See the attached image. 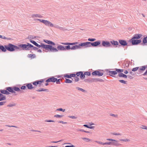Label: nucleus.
<instances>
[{"label":"nucleus","instance_id":"obj_1","mask_svg":"<svg viewBox=\"0 0 147 147\" xmlns=\"http://www.w3.org/2000/svg\"><path fill=\"white\" fill-rule=\"evenodd\" d=\"M36 46L39 48L41 47L45 49V50H44V51L46 52L49 51L55 52L58 51V50L56 48L53 47L52 46L49 45H45L42 43H41L40 45H39L37 44Z\"/></svg>","mask_w":147,"mask_h":147},{"label":"nucleus","instance_id":"obj_2","mask_svg":"<svg viewBox=\"0 0 147 147\" xmlns=\"http://www.w3.org/2000/svg\"><path fill=\"white\" fill-rule=\"evenodd\" d=\"M36 20L39 21L40 22L43 23L46 26H48L51 27H55V28H57L61 30L63 29L62 28L58 26H55L52 23L49 21L47 20L40 19H37Z\"/></svg>","mask_w":147,"mask_h":147},{"label":"nucleus","instance_id":"obj_3","mask_svg":"<svg viewBox=\"0 0 147 147\" xmlns=\"http://www.w3.org/2000/svg\"><path fill=\"white\" fill-rule=\"evenodd\" d=\"M5 47L8 51H13L16 49H19V47L11 44H9L7 45H5Z\"/></svg>","mask_w":147,"mask_h":147},{"label":"nucleus","instance_id":"obj_4","mask_svg":"<svg viewBox=\"0 0 147 147\" xmlns=\"http://www.w3.org/2000/svg\"><path fill=\"white\" fill-rule=\"evenodd\" d=\"M123 71V69H116L115 71H109V75L113 77H115L114 75L117 74V73H120Z\"/></svg>","mask_w":147,"mask_h":147},{"label":"nucleus","instance_id":"obj_5","mask_svg":"<svg viewBox=\"0 0 147 147\" xmlns=\"http://www.w3.org/2000/svg\"><path fill=\"white\" fill-rule=\"evenodd\" d=\"M61 79H59L58 80L57 79L55 78L54 77H53L49 78L48 79L46 80V82H56V83L57 84H60V81H61Z\"/></svg>","mask_w":147,"mask_h":147},{"label":"nucleus","instance_id":"obj_6","mask_svg":"<svg viewBox=\"0 0 147 147\" xmlns=\"http://www.w3.org/2000/svg\"><path fill=\"white\" fill-rule=\"evenodd\" d=\"M19 46L20 47L22 48L23 50H28L30 48L33 47V46L30 44L28 43L27 44H21L19 45Z\"/></svg>","mask_w":147,"mask_h":147},{"label":"nucleus","instance_id":"obj_7","mask_svg":"<svg viewBox=\"0 0 147 147\" xmlns=\"http://www.w3.org/2000/svg\"><path fill=\"white\" fill-rule=\"evenodd\" d=\"M92 74L93 76H100L103 75V73L102 71H96L92 72Z\"/></svg>","mask_w":147,"mask_h":147},{"label":"nucleus","instance_id":"obj_8","mask_svg":"<svg viewBox=\"0 0 147 147\" xmlns=\"http://www.w3.org/2000/svg\"><path fill=\"white\" fill-rule=\"evenodd\" d=\"M90 42H84L81 43L79 44V47H90L91 45H90Z\"/></svg>","mask_w":147,"mask_h":147},{"label":"nucleus","instance_id":"obj_9","mask_svg":"<svg viewBox=\"0 0 147 147\" xmlns=\"http://www.w3.org/2000/svg\"><path fill=\"white\" fill-rule=\"evenodd\" d=\"M131 42L133 45H136L141 42V40H138L132 38L131 39Z\"/></svg>","mask_w":147,"mask_h":147},{"label":"nucleus","instance_id":"obj_10","mask_svg":"<svg viewBox=\"0 0 147 147\" xmlns=\"http://www.w3.org/2000/svg\"><path fill=\"white\" fill-rule=\"evenodd\" d=\"M102 45L104 47H108L111 46V44L110 43L107 41H103L102 43Z\"/></svg>","mask_w":147,"mask_h":147},{"label":"nucleus","instance_id":"obj_11","mask_svg":"<svg viewBox=\"0 0 147 147\" xmlns=\"http://www.w3.org/2000/svg\"><path fill=\"white\" fill-rule=\"evenodd\" d=\"M107 140L111 141H114L115 142L113 143V144L115 146H118L120 145L121 144L118 143L117 141L111 138H108Z\"/></svg>","mask_w":147,"mask_h":147},{"label":"nucleus","instance_id":"obj_12","mask_svg":"<svg viewBox=\"0 0 147 147\" xmlns=\"http://www.w3.org/2000/svg\"><path fill=\"white\" fill-rule=\"evenodd\" d=\"M90 45L92 46L96 47L100 44V41H98L94 42H90Z\"/></svg>","mask_w":147,"mask_h":147},{"label":"nucleus","instance_id":"obj_13","mask_svg":"<svg viewBox=\"0 0 147 147\" xmlns=\"http://www.w3.org/2000/svg\"><path fill=\"white\" fill-rule=\"evenodd\" d=\"M119 43L122 45L125 46L127 45V43L126 41L122 40H119Z\"/></svg>","mask_w":147,"mask_h":147},{"label":"nucleus","instance_id":"obj_14","mask_svg":"<svg viewBox=\"0 0 147 147\" xmlns=\"http://www.w3.org/2000/svg\"><path fill=\"white\" fill-rule=\"evenodd\" d=\"M57 50H58L60 51H65V47L61 45H59L57 47V49H56Z\"/></svg>","mask_w":147,"mask_h":147},{"label":"nucleus","instance_id":"obj_15","mask_svg":"<svg viewBox=\"0 0 147 147\" xmlns=\"http://www.w3.org/2000/svg\"><path fill=\"white\" fill-rule=\"evenodd\" d=\"M61 43L62 45H74L78 44V42H75L73 43Z\"/></svg>","mask_w":147,"mask_h":147},{"label":"nucleus","instance_id":"obj_16","mask_svg":"<svg viewBox=\"0 0 147 147\" xmlns=\"http://www.w3.org/2000/svg\"><path fill=\"white\" fill-rule=\"evenodd\" d=\"M26 86L29 89H32L34 88L32 84L30 83L27 84H26Z\"/></svg>","mask_w":147,"mask_h":147},{"label":"nucleus","instance_id":"obj_17","mask_svg":"<svg viewBox=\"0 0 147 147\" xmlns=\"http://www.w3.org/2000/svg\"><path fill=\"white\" fill-rule=\"evenodd\" d=\"M44 41L46 43L49 44L51 45H55V44L54 43L52 42V41L47 40H44Z\"/></svg>","mask_w":147,"mask_h":147},{"label":"nucleus","instance_id":"obj_18","mask_svg":"<svg viewBox=\"0 0 147 147\" xmlns=\"http://www.w3.org/2000/svg\"><path fill=\"white\" fill-rule=\"evenodd\" d=\"M81 48V47H80L79 46V45H76L72 47H71V50H75L78 49H80Z\"/></svg>","mask_w":147,"mask_h":147},{"label":"nucleus","instance_id":"obj_19","mask_svg":"<svg viewBox=\"0 0 147 147\" xmlns=\"http://www.w3.org/2000/svg\"><path fill=\"white\" fill-rule=\"evenodd\" d=\"M142 36V35L141 34H136L133 37L135 39H139L141 38Z\"/></svg>","mask_w":147,"mask_h":147},{"label":"nucleus","instance_id":"obj_20","mask_svg":"<svg viewBox=\"0 0 147 147\" xmlns=\"http://www.w3.org/2000/svg\"><path fill=\"white\" fill-rule=\"evenodd\" d=\"M32 17L33 18H34L35 17L42 18V16H41V15L38 14H32Z\"/></svg>","mask_w":147,"mask_h":147},{"label":"nucleus","instance_id":"obj_21","mask_svg":"<svg viewBox=\"0 0 147 147\" xmlns=\"http://www.w3.org/2000/svg\"><path fill=\"white\" fill-rule=\"evenodd\" d=\"M6 90H8L10 92H12V93H14L15 92V91H13V88L10 87H8L7 88Z\"/></svg>","mask_w":147,"mask_h":147},{"label":"nucleus","instance_id":"obj_22","mask_svg":"<svg viewBox=\"0 0 147 147\" xmlns=\"http://www.w3.org/2000/svg\"><path fill=\"white\" fill-rule=\"evenodd\" d=\"M110 43L113 46H115L119 45V42L113 40L111 41Z\"/></svg>","mask_w":147,"mask_h":147},{"label":"nucleus","instance_id":"obj_23","mask_svg":"<svg viewBox=\"0 0 147 147\" xmlns=\"http://www.w3.org/2000/svg\"><path fill=\"white\" fill-rule=\"evenodd\" d=\"M118 76L120 77H123L125 78H127V76L122 73H119Z\"/></svg>","mask_w":147,"mask_h":147},{"label":"nucleus","instance_id":"obj_24","mask_svg":"<svg viewBox=\"0 0 147 147\" xmlns=\"http://www.w3.org/2000/svg\"><path fill=\"white\" fill-rule=\"evenodd\" d=\"M28 58L34 59L36 57V55L34 54H29L28 55Z\"/></svg>","mask_w":147,"mask_h":147},{"label":"nucleus","instance_id":"obj_25","mask_svg":"<svg viewBox=\"0 0 147 147\" xmlns=\"http://www.w3.org/2000/svg\"><path fill=\"white\" fill-rule=\"evenodd\" d=\"M0 49L3 52H5L7 50L5 47H4L3 46L1 45H0Z\"/></svg>","mask_w":147,"mask_h":147},{"label":"nucleus","instance_id":"obj_26","mask_svg":"<svg viewBox=\"0 0 147 147\" xmlns=\"http://www.w3.org/2000/svg\"><path fill=\"white\" fill-rule=\"evenodd\" d=\"M0 92L2 93L6 94H8L9 93V92L6 90H1Z\"/></svg>","mask_w":147,"mask_h":147},{"label":"nucleus","instance_id":"obj_27","mask_svg":"<svg viewBox=\"0 0 147 147\" xmlns=\"http://www.w3.org/2000/svg\"><path fill=\"white\" fill-rule=\"evenodd\" d=\"M47 89L44 88H40L36 90L37 92L47 91Z\"/></svg>","mask_w":147,"mask_h":147},{"label":"nucleus","instance_id":"obj_28","mask_svg":"<svg viewBox=\"0 0 147 147\" xmlns=\"http://www.w3.org/2000/svg\"><path fill=\"white\" fill-rule=\"evenodd\" d=\"M147 67L145 66H144L140 67L139 70L142 71H144L147 68Z\"/></svg>","mask_w":147,"mask_h":147},{"label":"nucleus","instance_id":"obj_29","mask_svg":"<svg viewBox=\"0 0 147 147\" xmlns=\"http://www.w3.org/2000/svg\"><path fill=\"white\" fill-rule=\"evenodd\" d=\"M5 96L1 94V96H0V101L4 100H5Z\"/></svg>","mask_w":147,"mask_h":147},{"label":"nucleus","instance_id":"obj_30","mask_svg":"<svg viewBox=\"0 0 147 147\" xmlns=\"http://www.w3.org/2000/svg\"><path fill=\"white\" fill-rule=\"evenodd\" d=\"M142 42L144 44L147 43V36L143 38L142 40Z\"/></svg>","mask_w":147,"mask_h":147},{"label":"nucleus","instance_id":"obj_31","mask_svg":"<svg viewBox=\"0 0 147 147\" xmlns=\"http://www.w3.org/2000/svg\"><path fill=\"white\" fill-rule=\"evenodd\" d=\"M65 82L67 83H71L72 82V81L69 79H65Z\"/></svg>","mask_w":147,"mask_h":147},{"label":"nucleus","instance_id":"obj_32","mask_svg":"<svg viewBox=\"0 0 147 147\" xmlns=\"http://www.w3.org/2000/svg\"><path fill=\"white\" fill-rule=\"evenodd\" d=\"M120 141H121L125 142H129L130 141V140L127 139H121L119 140Z\"/></svg>","mask_w":147,"mask_h":147},{"label":"nucleus","instance_id":"obj_33","mask_svg":"<svg viewBox=\"0 0 147 147\" xmlns=\"http://www.w3.org/2000/svg\"><path fill=\"white\" fill-rule=\"evenodd\" d=\"M82 138L83 140L87 142H89L91 141V140L88 138Z\"/></svg>","mask_w":147,"mask_h":147},{"label":"nucleus","instance_id":"obj_34","mask_svg":"<svg viewBox=\"0 0 147 147\" xmlns=\"http://www.w3.org/2000/svg\"><path fill=\"white\" fill-rule=\"evenodd\" d=\"M13 91H16L19 92V91H20V89L18 87H13Z\"/></svg>","mask_w":147,"mask_h":147},{"label":"nucleus","instance_id":"obj_35","mask_svg":"<svg viewBox=\"0 0 147 147\" xmlns=\"http://www.w3.org/2000/svg\"><path fill=\"white\" fill-rule=\"evenodd\" d=\"M80 77L81 79H84L85 78V75H84V73L83 74V72H82V73L80 76Z\"/></svg>","mask_w":147,"mask_h":147},{"label":"nucleus","instance_id":"obj_36","mask_svg":"<svg viewBox=\"0 0 147 147\" xmlns=\"http://www.w3.org/2000/svg\"><path fill=\"white\" fill-rule=\"evenodd\" d=\"M112 134L115 136H120L121 134L119 133H112Z\"/></svg>","mask_w":147,"mask_h":147},{"label":"nucleus","instance_id":"obj_37","mask_svg":"<svg viewBox=\"0 0 147 147\" xmlns=\"http://www.w3.org/2000/svg\"><path fill=\"white\" fill-rule=\"evenodd\" d=\"M63 116L62 115H54V117L57 118H61Z\"/></svg>","mask_w":147,"mask_h":147},{"label":"nucleus","instance_id":"obj_38","mask_svg":"<svg viewBox=\"0 0 147 147\" xmlns=\"http://www.w3.org/2000/svg\"><path fill=\"white\" fill-rule=\"evenodd\" d=\"M139 69V67H135L133 68L132 70V71H135L137 70L138 69Z\"/></svg>","mask_w":147,"mask_h":147},{"label":"nucleus","instance_id":"obj_39","mask_svg":"<svg viewBox=\"0 0 147 147\" xmlns=\"http://www.w3.org/2000/svg\"><path fill=\"white\" fill-rule=\"evenodd\" d=\"M95 142L98 144H102V145H104V143L102 142H101L99 141H96Z\"/></svg>","mask_w":147,"mask_h":147},{"label":"nucleus","instance_id":"obj_40","mask_svg":"<svg viewBox=\"0 0 147 147\" xmlns=\"http://www.w3.org/2000/svg\"><path fill=\"white\" fill-rule=\"evenodd\" d=\"M44 81V79H42L40 80H38V84L39 85H40Z\"/></svg>","mask_w":147,"mask_h":147},{"label":"nucleus","instance_id":"obj_41","mask_svg":"<svg viewBox=\"0 0 147 147\" xmlns=\"http://www.w3.org/2000/svg\"><path fill=\"white\" fill-rule=\"evenodd\" d=\"M84 75L88 76H90L91 75L90 73L89 72H86L84 73Z\"/></svg>","mask_w":147,"mask_h":147},{"label":"nucleus","instance_id":"obj_42","mask_svg":"<svg viewBox=\"0 0 147 147\" xmlns=\"http://www.w3.org/2000/svg\"><path fill=\"white\" fill-rule=\"evenodd\" d=\"M140 127L142 129L147 130V126H146L142 125Z\"/></svg>","mask_w":147,"mask_h":147},{"label":"nucleus","instance_id":"obj_43","mask_svg":"<svg viewBox=\"0 0 147 147\" xmlns=\"http://www.w3.org/2000/svg\"><path fill=\"white\" fill-rule=\"evenodd\" d=\"M65 50L66 49L68 50L69 49H71V48L70 47L69 45L67 46H65Z\"/></svg>","mask_w":147,"mask_h":147},{"label":"nucleus","instance_id":"obj_44","mask_svg":"<svg viewBox=\"0 0 147 147\" xmlns=\"http://www.w3.org/2000/svg\"><path fill=\"white\" fill-rule=\"evenodd\" d=\"M57 111H62L63 112H64L65 111V109H63L62 108H59V109H57Z\"/></svg>","mask_w":147,"mask_h":147},{"label":"nucleus","instance_id":"obj_45","mask_svg":"<svg viewBox=\"0 0 147 147\" xmlns=\"http://www.w3.org/2000/svg\"><path fill=\"white\" fill-rule=\"evenodd\" d=\"M30 42L33 43L34 45L36 46L37 44L36 42L33 40H31L30 41Z\"/></svg>","mask_w":147,"mask_h":147},{"label":"nucleus","instance_id":"obj_46","mask_svg":"<svg viewBox=\"0 0 147 147\" xmlns=\"http://www.w3.org/2000/svg\"><path fill=\"white\" fill-rule=\"evenodd\" d=\"M110 115L113 117H117L118 115H115L111 113L110 114Z\"/></svg>","mask_w":147,"mask_h":147},{"label":"nucleus","instance_id":"obj_47","mask_svg":"<svg viewBox=\"0 0 147 147\" xmlns=\"http://www.w3.org/2000/svg\"><path fill=\"white\" fill-rule=\"evenodd\" d=\"M88 40L90 41H94L96 40L95 38H88Z\"/></svg>","mask_w":147,"mask_h":147},{"label":"nucleus","instance_id":"obj_48","mask_svg":"<svg viewBox=\"0 0 147 147\" xmlns=\"http://www.w3.org/2000/svg\"><path fill=\"white\" fill-rule=\"evenodd\" d=\"M119 81L121 83H123L124 84H125L126 83V81L123 80H119Z\"/></svg>","mask_w":147,"mask_h":147},{"label":"nucleus","instance_id":"obj_49","mask_svg":"<svg viewBox=\"0 0 147 147\" xmlns=\"http://www.w3.org/2000/svg\"><path fill=\"white\" fill-rule=\"evenodd\" d=\"M82 71H79L76 74V75L77 76H79L80 75V76L81 74L82 73Z\"/></svg>","mask_w":147,"mask_h":147},{"label":"nucleus","instance_id":"obj_50","mask_svg":"<svg viewBox=\"0 0 147 147\" xmlns=\"http://www.w3.org/2000/svg\"><path fill=\"white\" fill-rule=\"evenodd\" d=\"M75 81L76 82H78L79 80V78L77 77H76L75 78Z\"/></svg>","mask_w":147,"mask_h":147},{"label":"nucleus","instance_id":"obj_51","mask_svg":"<svg viewBox=\"0 0 147 147\" xmlns=\"http://www.w3.org/2000/svg\"><path fill=\"white\" fill-rule=\"evenodd\" d=\"M64 76L66 78H71V77L70 76V75H69L68 74H66Z\"/></svg>","mask_w":147,"mask_h":147},{"label":"nucleus","instance_id":"obj_52","mask_svg":"<svg viewBox=\"0 0 147 147\" xmlns=\"http://www.w3.org/2000/svg\"><path fill=\"white\" fill-rule=\"evenodd\" d=\"M111 144V143L110 142H106L104 143V145H106V144L109 145Z\"/></svg>","mask_w":147,"mask_h":147},{"label":"nucleus","instance_id":"obj_53","mask_svg":"<svg viewBox=\"0 0 147 147\" xmlns=\"http://www.w3.org/2000/svg\"><path fill=\"white\" fill-rule=\"evenodd\" d=\"M27 87L25 86H22L21 87V89L22 90H25Z\"/></svg>","mask_w":147,"mask_h":147},{"label":"nucleus","instance_id":"obj_54","mask_svg":"<svg viewBox=\"0 0 147 147\" xmlns=\"http://www.w3.org/2000/svg\"><path fill=\"white\" fill-rule=\"evenodd\" d=\"M76 74H70V76L71 77H71H75L76 76Z\"/></svg>","mask_w":147,"mask_h":147},{"label":"nucleus","instance_id":"obj_55","mask_svg":"<svg viewBox=\"0 0 147 147\" xmlns=\"http://www.w3.org/2000/svg\"><path fill=\"white\" fill-rule=\"evenodd\" d=\"M69 118H71L72 119H76V117L74 116H69Z\"/></svg>","mask_w":147,"mask_h":147},{"label":"nucleus","instance_id":"obj_56","mask_svg":"<svg viewBox=\"0 0 147 147\" xmlns=\"http://www.w3.org/2000/svg\"><path fill=\"white\" fill-rule=\"evenodd\" d=\"M78 88L79 90H80L82 92H84L85 91V90L82 88Z\"/></svg>","mask_w":147,"mask_h":147},{"label":"nucleus","instance_id":"obj_57","mask_svg":"<svg viewBox=\"0 0 147 147\" xmlns=\"http://www.w3.org/2000/svg\"><path fill=\"white\" fill-rule=\"evenodd\" d=\"M32 84L34 86H37V82L36 81L33 82Z\"/></svg>","mask_w":147,"mask_h":147},{"label":"nucleus","instance_id":"obj_58","mask_svg":"<svg viewBox=\"0 0 147 147\" xmlns=\"http://www.w3.org/2000/svg\"><path fill=\"white\" fill-rule=\"evenodd\" d=\"M78 131H81L84 132H86V133H89V131H85L84 130L82 129H79L78 130Z\"/></svg>","mask_w":147,"mask_h":147},{"label":"nucleus","instance_id":"obj_59","mask_svg":"<svg viewBox=\"0 0 147 147\" xmlns=\"http://www.w3.org/2000/svg\"><path fill=\"white\" fill-rule=\"evenodd\" d=\"M45 121L46 122H54V121L52 120H46Z\"/></svg>","mask_w":147,"mask_h":147},{"label":"nucleus","instance_id":"obj_60","mask_svg":"<svg viewBox=\"0 0 147 147\" xmlns=\"http://www.w3.org/2000/svg\"><path fill=\"white\" fill-rule=\"evenodd\" d=\"M0 38H2V39H7V38L5 37V36L3 37L2 36L0 35Z\"/></svg>","mask_w":147,"mask_h":147},{"label":"nucleus","instance_id":"obj_61","mask_svg":"<svg viewBox=\"0 0 147 147\" xmlns=\"http://www.w3.org/2000/svg\"><path fill=\"white\" fill-rule=\"evenodd\" d=\"M74 146L73 145H71V146H66L65 147H74Z\"/></svg>","mask_w":147,"mask_h":147},{"label":"nucleus","instance_id":"obj_62","mask_svg":"<svg viewBox=\"0 0 147 147\" xmlns=\"http://www.w3.org/2000/svg\"><path fill=\"white\" fill-rule=\"evenodd\" d=\"M147 75V70H146L145 72L143 74V75L145 76Z\"/></svg>","mask_w":147,"mask_h":147},{"label":"nucleus","instance_id":"obj_63","mask_svg":"<svg viewBox=\"0 0 147 147\" xmlns=\"http://www.w3.org/2000/svg\"><path fill=\"white\" fill-rule=\"evenodd\" d=\"M59 123H62L63 124H66L67 123V122H63V121H60L59 122Z\"/></svg>","mask_w":147,"mask_h":147},{"label":"nucleus","instance_id":"obj_64","mask_svg":"<svg viewBox=\"0 0 147 147\" xmlns=\"http://www.w3.org/2000/svg\"><path fill=\"white\" fill-rule=\"evenodd\" d=\"M4 102H0V105H3L4 104Z\"/></svg>","mask_w":147,"mask_h":147}]
</instances>
